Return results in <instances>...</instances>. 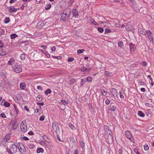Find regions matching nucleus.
Segmentation results:
<instances>
[{"label":"nucleus","instance_id":"f257e3e1","mask_svg":"<svg viewBox=\"0 0 154 154\" xmlns=\"http://www.w3.org/2000/svg\"><path fill=\"white\" fill-rule=\"evenodd\" d=\"M12 69L17 73H20L22 71V68L20 64L18 63H16L12 67Z\"/></svg>","mask_w":154,"mask_h":154},{"label":"nucleus","instance_id":"f03ea898","mask_svg":"<svg viewBox=\"0 0 154 154\" xmlns=\"http://www.w3.org/2000/svg\"><path fill=\"white\" fill-rule=\"evenodd\" d=\"M7 150L10 154H14L17 151V148L15 145L12 144L10 146L9 149H7Z\"/></svg>","mask_w":154,"mask_h":154},{"label":"nucleus","instance_id":"7ed1b4c3","mask_svg":"<svg viewBox=\"0 0 154 154\" xmlns=\"http://www.w3.org/2000/svg\"><path fill=\"white\" fill-rule=\"evenodd\" d=\"M17 144L18 149L21 153L23 154H25L26 153V151L23 144L20 143H18Z\"/></svg>","mask_w":154,"mask_h":154},{"label":"nucleus","instance_id":"20e7f679","mask_svg":"<svg viewBox=\"0 0 154 154\" xmlns=\"http://www.w3.org/2000/svg\"><path fill=\"white\" fill-rule=\"evenodd\" d=\"M125 137L128 138L131 141L134 142V137L132 136L130 131H127L125 132Z\"/></svg>","mask_w":154,"mask_h":154},{"label":"nucleus","instance_id":"39448f33","mask_svg":"<svg viewBox=\"0 0 154 154\" xmlns=\"http://www.w3.org/2000/svg\"><path fill=\"white\" fill-rule=\"evenodd\" d=\"M17 126V125L16 123H13L12 124L8 125V127L9 131H11L12 130L15 129Z\"/></svg>","mask_w":154,"mask_h":154},{"label":"nucleus","instance_id":"423d86ee","mask_svg":"<svg viewBox=\"0 0 154 154\" xmlns=\"http://www.w3.org/2000/svg\"><path fill=\"white\" fill-rule=\"evenodd\" d=\"M52 128L55 132L57 133V131H59L60 129L57 123L55 122H54L52 123Z\"/></svg>","mask_w":154,"mask_h":154},{"label":"nucleus","instance_id":"0eeeda50","mask_svg":"<svg viewBox=\"0 0 154 154\" xmlns=\"http://www.w3.org/2000/svg\"><path fill=\"white\" fill-rule=\"evenodd\" d=\"M140 34L143 35H146L148 37L149 35L151 34V31L150 30L146 31L144 29H141L140 30Z\"/></svg>","mask_w":154,"mask_h":154},{"label":"nucleus","instance_id":"6e6552de","mask_svg":"<svg viewBox=\"0 0 154 154\" xmlns=\"http://www.w3.org/2000/svg\"><path fill=\"white\" fill-rule=\"evenodd\" d=\"M71 12L70 9L69 8H66L64 10L63 13L66 15V16L67 17H69L70 16Z\"/></svg>","mask_w":154,"mask_h":154},{"label":"nucleus","instance_id":"1a4fd4ad","mask_svg":"<svg viewBox=\"0 0 154 154\" xmlns=\"http://www.w3.org/2000/svg\"><path fill=\"white\" fill-rule=\"evenodd\" d=\"M20 128L21 131L23 132H25L27 131L26 126H24V124L23 123V122H22L20 124Z\"/></svg>","mask_w":154,"mask_h":154},{"label":"nucleus","instance_id":"9d476101","mask_svg":"<svg viewBox=\"0 0 154 154\" xmlns=\"http://www.w3.org/2000/svg\"><path fill=\"white\" fill-rule=\"evenodd\" d=\"M105 137L106 138L107 141L108 142H111L112 141V138L110 134H105Z\"/></svg>","mask_w":154,"mask_h":154},{"label":"nucleus","instance_id":"9b49d317","mask_svg":"<svg viewBox=\"0 0 154 154\" xmlns=\"http://www.w3.org/2000/svg\"><path fill=\"white\" fill-rule=\"evenodd\" d=\"M104 129L105 132V134H111V131L109 129V128L107 126L104 125Z\"/></svg>","mask_w":154,"mask_h":154},{"label":"nucleus","instance_id":"f8f14e48","mask_svg":"<svg viewBox=\"0 0 154 154\" xmlns=\"http://www.w3.org/2000/svg\"><path fill=\"white\" fill-rule=\"evenodd\" d=\"M111 92L112 95H113L114 97H116L117 96V91L116 89L112 88L111 89Z\"/></svg>","mask_w":154,"mask_h":154},{"label":"nucleus","instance_id":"ddd939ff","mask_svg":"<svg viewBox=\"0 0 154 154\" xmlns=\"http://www.w3.org/2000/svg\"><path fill=\"white\" fill-rule=\"evenodd\" d=\"M129 47L131 52L134 51L136 49V48L135 45H134L133 43H130V44Z\"/></svg>","mask_w":154,"mask_h":154},{"label":"nucleus","instance_id":"4468645a","mask_svg":"<svg viewBox=\"0 0 154 154\" xmlns=\"http://www.w3.org/2000/svg\"><path fill=\"white\" fill-rule=\"evenodd\" d=\"M19 9V8H15L13 6H10L9 8L10 11L11 13H14Z\"/></svg>","mask_w":154,"mask_h":154},{"label":"nucleus","instance_id":"2eb2a0df","mask_svg":"<svg viewBox=\"0 0 154 154\" xmlns=\"http://www.w3.org/2000/svg\"><path fill=\"white\" fill-rule=\"evenodd\" d=\"M15 62V59L14 58H11L8 61V65H12L14 64Z\"/></svg>","mask_w":154,"mask_h":154},{"label":"nucleus","instance_id":"dca6fc26","mask_svg":"<svg viewBox=\"0 0 154 154\" xmlns=\"http://www.w3.org/2000/svg\"><path fill=\"white\" fill-rule=\"evenodd\" d=\"M45 25V23L43 21H39L37 23V26L39 28H42Z\"/></svg>","mask_w":154,"mask_h":154},{"label":"nucleus","instance_id":"f3484780","mask_svg":"<svg viewBox=\"0 0 154 154\" xmlns=\"http://www.w3.org/2000/svg\"><path fill=\"white\" fill-rule=\"evenodd\" d=\"M148 38L150 41H152L153 43L154 44V31L152 34V32H151V34H150L149 35Z\"/></svg>","mask_w":154,"mask_h":154},{"label":"nucleus","instance_id":"a211bd4d","mask_svg":"<svg viewBox=\"0 0 154 154\" xmlns=\"http://www.w3.org/2000/svg\"><path fill=\"white\" fill-rule=\"evenodd\" d=\"M88 18H89L88 22L89 23L94 24V25H97L98 24L91 17H89Z\"/></svg>","mask_w":154,"mask_h":154},{"label":"nucleus","instance_id":"6ab92c4d","mask_svg":"<svg viewBox=\"0 0 154 154\" xmlns=\"http://www.w3.org/2000/svg\"><path fill=\"white\" fill-rule=\"evenodd\" d=\"M66 15L65 14H64V13H63L60 18V20L63 21H66V20L69 17H67Z\"/></svg>","mask_w":154,"mask_h":154},{"label":"nucleus","instance_id":"aec40b11","mask_svg":"<svg viewBox=\"0 0 154 154\" xmlns=\"http://www.w3.org/2000/svg\"><path fill=\"white\" fill-rule=\"evenodd\" d=\"M72 13L73 16L76 17L78 15V11L77 9H74L72 11Z\"/></svg>","mask_w":154,"mask_h":154},{"label":"nucleus","instance_id":"412c9836","mask_svg":"<svg viewBox=\"0 0 154 154\" xmlns=\"http://www.w3.org/2000/svg\"><path fill=\"white\" fill-rule=\"evenodd\" d=\"M41 52H42L43 53L45 54V55L48 58L50 57L51 56L50 54L47 51H45L42 50H41Z\"/></svg>","mask_w":154,"mask_h":154},{"label":"nucleus","instance_id":"4be33fe9","mask_svg":"<svg viewBox=\"0 0 154 154\" xmlns=\"http://www.w3.org/2000/svg\"><path fill=\"white\" fill-rule=\"evenodd\" d=\"M127 31H129L131 30L132 29L131 26L129 24H127L125 27Z\"/></svg>","mask_w":154,"mask_h":154},{"label":"nucleus","instance_id":"5701e85b","mask_svg":"<svg viewBox=\"0 0 154 154\" xmlns=\"http://www.w3.org/2000/svg\"><path fill=\"white\" fill-rule=\"evenodd\" d=\"M26 85L25 83L22 82L20 84V88L21 89H24L26 88Z\"/></svg>","mask_w":154,"mask_h":154},{"label":"nucleus","instance_id":"b1692460","mask_svg":"<svg viewBox=\"0 0 154 154\" xmlns=\"http://www.w3.org/2000/svg\"><path fill=\"white\" fill-rule=\"evenodd\" d=\"M100 91L101 94L104 95L105 96L106 95L107 93V91L106 90H104L103 89H100Z\"/></svg>","mask_w":154,"mask_h":154},{"label":"nucleus","instance_id":"393cba45","mask_svg":"<svg viewBox=\"0 0 154 154\" xmlns=\"http://www.w3.org/2000/svg\"><path fill=\"white\" fill-rule=\"evenodd\" d=\"M6 54V52L4 50L1 49V50H0V55L1 56H4Z\"/></svg>","mask_w":154,"mask_h":154},{"label":"nucleus","instance_id":"a878e982","mask_svg":"<svg viewBox=\"0 0 154 154\" xmlns=\"http://www.w3.org/2000/svg\"><path fill=\"white\" fill-rule=\"evenodd\" d=\"M51 92V91L50 89H48L45 92V94L46 95H48V94H50Z\"/></svg>","mask_w":154,"mask_h":154},{"label":"nucleus","instance_id":"bb28decb","mask_svg":"<svg viewBox=\"0 0 154 154\" xmlns=\"http://www.w3.org/2000/svg\"><path fill=\"white\" fill-rule=\"evenodd\" d=\"M44 152V150L42 148H37V153H40V152L42 153Z\"/></svg>","mask_w":154,"mask_h":154},{"label":"nucleus","instance_id":"cd10ccee","mask_svg":"<svg viewBox=\"0 0 154 154\" xmlns=\"http://www.w3.org/2000/svg\"><path fill=\"white\" fill-rule=\"evenodd\" d=\"M34 145L32 143H30L28 144V147L30 149H33L34 147Z\"/></svg>","mask_w":154,"mask_h":154},{"label":"nucleus","instance_id":"c85d7f7f","mask_svg":"<svg viewBox=\"0 0 154 154\" xmlns=\"http://www.w3.org/2000/svg\"><path fill=\"white\" fill-rule=\"evenodd\" d=\"M138 114L140 116L143 117H144L145 116L144 114L143 113L142 111H139L138 112Z\"/></svg>","mask_w":154,"mask_h":154},{"label":"nucleus","instance_id":"c756f323","mask_svg":"<svg viewBox=\"0 0 154 154\" xmlns=\"http://www.w3.org/2000/svg\"><path fill=\"white\" fill-rule=\"evenodd\" d=\"M64 103H61L60 105V106H62L63 107V110H64L65 109V104H69V102L67 101H65V102Z\"/></svg>","mask_w":154,"mask_h":154},{"label":"nucleus","instance_id":"7c9ffc66","mask_svg":"<svg viewBox=\"0 0 154 154\" xmlns=\"http://www.w3.org/2000/svg\"><path fill=\"white\" fill-rule=\"evenodd\" d=\"M10 18L9 17H6L4 20V22L5 23H8L9 22H10Z\"/></svg>","mask_w":154,"mask_h":154},{"label":"nucleus","instance_id":"2f4dec72","mask_svg":"<svg viewBox=\"0 0 154 154\" xmlns=\"http://www.w3.org/2000/svg\"><path fill=\"white\" fill-rule=\"evenodd\" d=\"M17 36V35L15 33L11 34L10 35L11 38V39H13Z\"/></svg>","mask_w":154,"mask_h":154},{"label":"nucleus","instance_id":"473e14b6","mask_svg":"<svg viewBox=\"0 0 154 154\" xmlns=\"http://www.w3.org/2000/svg\"><path fill=\"white\" fill-rule=\"evenodd\" d=\"M51 7V5L50 4H47L45 8L46 10H49Z\"/></svg>","mask_w":154,"mask_h":154},{"label":"nucleus","instance_id":"72a5a7b5","mask_svg":"<svg viewBox=\"0 0 154 154\" xmlns=\"http://www.w3.org/2000/svg\"><path fill=\"white\" fill-rule=\"evenodd\" d=\"M109 109L111 110L114 112L116 109V107L113 106H110L109 107Z\"/></svg>","mask_w":154,"mask_h":154},{"label":"nucleus","instance_id":"f704fd0d","mask_svg":"<svg viewBox=\"0 0 154 154\" xmlns=\"http://www.w3.org/2000/svg\"><path fill=\"white\" fill-rule=\"evenodd\" d=\"M69 127L72 130H75L76 128L75 126L72 124L69 123Z\"/></svg>","mask_w":154,"mask_h":154},{"label":"nucleus","instance_id":"c9c22d12","mask_svg":"<svg viewBox=\"0 0 154 154\" xmlns=\"http://www.w3.org/2000/svg\"><path fill=\"white\" fill-rule=\"evenodd\" d=\"M75 82V80L73 79H71L69 80V84L71 85H72L74 84Z\"/></svg>","mask_w":154,"mask_h":154},{"label":"nucleus","instance_id":"e433bc0d","mask_svg":"<svg viewBox=\"0 0 154 154\" xmlns=\"http://www.w3.org/2000/svg\"><path fill=\"white\" fill-rule=\"evenodd\" d=\"M10 134H8L5 137V139L6 140V141L7 142L8 140L10 138Z\"/></svg>","mask_w":154,"mask_h":154},{"label":"nucleus","instance_id":"4c0bfd02","mask_svg":"<svg viewBox=\"0 0 154 154\" xmlns=\"http://www.w3.org/2000/svg\"><path fill=\"white\" fill-rule=\"evenodd\" d=\"M37 100L38 102H41L42 101V99L41 96L40 95H38L37 97Z\"/></svg>","mask_w":154,"mask_h":154},{"label":"nucleus","instance_id":"58836bf2","mask_svg":"<svg viewBox=\"0 0 154 154\" xmlns=\"http://www.w3.org/2000/svg\"><path fill=\"white\" fill-rule=\"evenodd\" d=\"M70 141L71 143H73L75 142V140L73 137H71L70 138Z\"/></svg>","mask_w":154,"mask_h":154},{"label":"nucleus","instance_id":"ea45409f","mask_svg":"<svg viewBox=\"0 0 154 154\" xmlns=\"http://www.w3.org/2000/svg\"><path fill=\"white\" fill-rule=\"evenodd\" d=\"M14 107L15 109V111L16 112V113L17 114H18L19 112V111L17 107V106L16 105H14Z\"/></svg>","mask_w":154,"mask_h":154},{"label":"nucleus","instance_id":"a19ab883","mask_svg":"<svg viewBox=\"0 0 154 154\" xmlns=\"http://www.w3.org/2000/svg\"><path fill=\"white\" fill-rule=\"evenodd\" d=\"M5 105H4L5 107H8L10 106V104L7 101L4 102Z\"/></svg>","mask_w":154,"mask_h":154},{"label":"nucleus","instance_id":"79ce46f5","mask_svg":"<svg viewBox=\"0 0 154 154\" xmlns=\"http://www.w3.org/2000/svg\"><path fill=\"white\" fill-rule=\"evenodd\" d=\"M88 106L89 107V108L90 109V111L91 112L93 111L94 110V109L91 105V103H89L88 104Z\"/></svg>","mask_w":154,"mask_h":154},{"label":"nucleus","instance_id":"37998d69","mask_svg":"<svg viewBox=\"0 0 154 154\" xmlns=\"http://www.w3.org/2000/svg\"><path fill=\"white\" fill-rule=\"evenodd\" d=\"M80 146L82 148H83L85 147V144L84 142L82 141L80 142Z\"/></svg>","mask_w":154,"mask_h":154},{"label":"nucleus","instance_id":"c03bdc74","mask_svg":"<svg viewBox=\"0 0 154 154\" xmlns=\"http://www.w3.org/2000/svg\"><path fill=\"white\" fill-rule=\"evenodd\" d=\"M115 22H116V23L115 24V26L116 27H118L120 25V22L119 21H118L117 20H116Z\"/></svg>","mask_w":154,"mask_h":154},{"label":"nucleus","instance_id":"a18cd8bd","mask_svg":"<svg viewBox=\"0 0 154 154\" xmlns=\"http://www.w3.org/2000/svg\"><path fill=\"white\" fill-rule=\"evenodd\" d=\"M21 59L22 60H24L25 59V56L24 54H21L20 56Z\"/></svg>","mask_w":154,"mask_h":154},{"label":"nucleus","instance_id":"49530a36","mask_svg":"<svg viewBox=\"0 0 154 154\" xmlns=\"http://www.w3.org/2000/svg\"><path fill=\"white\" fill-rule=\"evenodd\" d=\"M103 29L102 27H99L98 28V30L100 33H102L103 31Z\"/></svg>","mask_w":154,"mask_h":154},{"label":"nucleus","instance_id":"de8ad7c7","mask_svg":"<svg viewBox=\"0 0 154 154\" xmlns=\"http://www.w3.org/2000/svg\"><path fill=\"white\" fill-rule=\"evenodd\" d=\"M92 80V79L91 77L88 76L87 77V82H91Z\"/></svg>","mask_w":154,"mask_h":154},{"label":"nucleus","instance_id":"09e8293b","mask_svg":"<svg viewBox=\"0 0 154 154\" xmlns=\"http://www.w3.org/2000/svg\"><path fill=\"white\" fill-rule=\"evenodd\" d=\"M105 33H110L112 32V31L109 29H106L105 30Z\"/></svg>","mask_w":154,"mask_h":154},{"label":"nucleus","instance_id":"8fccbe9b","mask_svg":"<svg viewBox=\"0 0 154 154\" xmlns=\"http://www.w3.org/2000/svg\"><path fill=\"white\" fill-rule=\"evenodd\" d=\"M84 51L85 50L83 49L81 50L79 49L77 50V53L78 54H81L83 53Z\"/></svg>","mask_w":154,"mask_h":154},{"label":"nucleus","instance_id":"3c124183","mask_svg":"<svg viewBox=\"0 0 154 154\" xmlns=\"http://www.w3.org/2000/svg\"><path fill=\"white\" fill-rule=\"evenodd\" d=\"M118 45L119 47H122L123 45V43L122 42H119L118 43Z\"/></svg>","mask_w":154,"mask_h":154},{"label":"nucleus","instance_id":"603ef678","mask_svg":"<svg viewBox=\"0 0 154 154\" xmlns=\"http://www.w3.org/2000/svg\"><path fill=\"white\" fill-rule=\"evenodd\" d=\"M119 95L120 98L122 99L124 97L122 93V91H119Z\"/></svg>","mask_w":154,"mask_h":154},{"label":"nucleus","instance_id":"864d4df0","mask_svg":"<svg viewBox=\"0 0 154 154\" xmlns=\"http://www.w3.org/2000/svg\"><path fill=\"white\" fill-rule=\"evenodd\" d=\"M144 147L145 150H147L149 149V147L147 145H144Z\"/></svg>","mask_w":154,"mask_h":154},{"label":"nucleus","instance_id":"5fc2aeb1","mask_svg":"<svg viewBox=\"0 0 154 154\" xmlns=\"http://www.w3.org/2000/svg\"><path fill=\"white\" fill-rule=\"evenodd\" d=\"M86 80V79H82L81 80V84L82 85H83V84L85 83V82L86 81H85Z\"/></svg>","mask_w":154,"mask_h":154},{"label":"nucleus","instance_id":"6e6d98bb","mask_svg":"<svg viewBox=\"0 0 154 154\" xmlns=\"http://www.w3.org/2000/svg\"><path fill=\"white\" fill-rule=\"evenodd\" d=\"M5 100L4 99L2 100L0 102V104L2 106H4L5 105L4 102H5Z\"/></svg>","mask_w":154,"mask_h":154},{"label":"nucleus","instance_id":"4d7b16f0","mask_svg":"<svg viewBox=\"0 0 154 154\" xmlns=\"http://www.w3.org/2000/svg\"><path fill=\"white\" fill-rule=\"evenodd\" d=\"M142 66H146L147 65V63L145 61H143L141 63Z\"/></svg>","mask_w":154,"mask_h":154},{"label":"nucleus","instance_id":"13d9d810","mask_svg":"<svg viewBox=\"0 0 154 154\" xmlns=\"http://www.w3.org/2000/svg\"><path fill=\"white\" fill-rule=\"evenodd\" d=\"M74 2V0H71L68 2L69 5L70 6Z\"/></svg>","mask_w":154,"mask_h":154},{"label":"nucleus","instance_id":"bf43d9fd","mask_svg":"<svg viewBox=\"0 0 154 154\" xmlns=\"http://www.w3.org/2000/svg\"><path fill=\"white\" fill-rule=\"evenodd\" d=\"M45 116H42L39 118L40 121H43L45 119Z\"/></svg>","mask_w":154,"mask_h":154},{"label":"nucleus","instance_id":"052dcab7","mask_svg":"<svg viewBox=\"0 0 154 154\" xmlns=\"http://www.w3.org/2000/svg\"><path fill=\"white\" fill-rule=\"evenodd\" d=\"M74 60V58L73 57H69L68 59V60L69 62H72Z\"/></svg>","mask_w":154,"mask_h":154},{"label":"nucleus","instance_id":"680f3d73","mask_svg":"<svg viewBox=\"0 0 154 154\" xmlns=\"http://www.w3.org/2000/svg\"><path fill=\"white\" fill-rule=\"evenodd\" d=\"M1 116L3 118H5L6 117V116L4 113H2L1 114Z\"/></svg>","mask_w":154,"mask_h":154},{"label":"nucleus","instance_id":"e2e57ef3","mask_svg":"<svg viewBox=\"0 0 154 154\" xmlns=\"http://www.w3.org/2000/svg\"><path fill=\"white\" fill-rule=\"evenodd\" d=\"M110 102V101L108 99H106L105 101V103L107 105H108V104H109Z\"/></svg>","mask_w":154,"mask_h":154},{"label":"nucleus","instance_id":"0e129e2a","mask_svg":"<svg viewBox=\"0 0 154 154\" xmlns=\"http://www.w3.org/2000/svg\"><path fill=\"white\" fill-rule=\"evenodd\" d=\"M37 104L38 105H40L41 106H43L44 105V103L43 102L42 103H37Z\"/></svg>","mask_w":154,"mask_h":154},{"label":"nucleus","instance_id":"69168bd1","mask_svg":"<svg viewBox=\"0 0 154 154\" xmlns=\"http://www.w3.org/2000/svg\"><path fill=\"white\" fill-rule=\"evenodd\" d=\"M37 89L39 90H42V87L40 86H38L37 87Z\"/></svg>","mask_w":154,"mask_h":154},{"label":"nucleus","instance_id":"338daca9","mask_svg":"<svg viewBox=\"0 0 154 154\" xmlns=\"http://www.w3.org/2000/svg\"><path fill=\"white\" fill-rule=\"evenodd\" d=\"M17 1V0H10L9 1V2L11 3H13Z\"/></svg>","mask_w":154,"mask_h":154},{"label":"nucleus","instance_id":"774afa93","mask_svg":"<svg viewBox=\"0 0 154 154\" xmlns=\"http://www.w3.org/2000/svg\"><path fill=\"white\" fill-rule=\"evenodd\" d=\"M34 134V133L32 131H30L28 132V134L29 135H33Z\"/></svg>","mask_w":154,"mask_h":154}]
</instances>
